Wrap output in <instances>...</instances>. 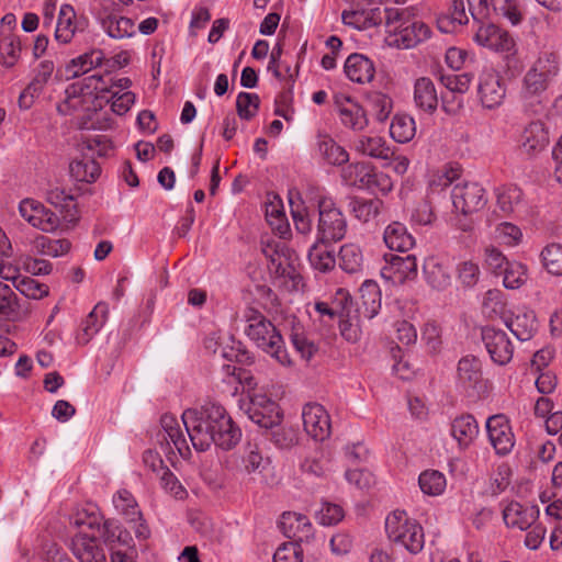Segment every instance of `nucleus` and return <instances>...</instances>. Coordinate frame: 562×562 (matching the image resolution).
Masks as SVG:
<instances>
[{
    "mask_svg": "<svg viewBox=\"0 0 562 562\" xmlns=\"http://www.w3.org/2000/svg\"><path fill=\"white\" fill-rule=\"evenodd\" d=\"M102 87L97 74L68 85L64 99L57 104V111L63 115L83 113L88 119H92V114L98 115L104 106Z\"/></svg>",
    "mask_w": 562,
    "mask_h": 562,
    "instance_id": "1",
    "label": "nucleus"
},
{
    "mask_svg": "<svg viewBox=\"0 0 562 562\" xmlns=\"http://www.w3.org/2000/svg\"><path fill=\"white\" fill-rule=\"evenodd\" d=\"M226 409L216 403H206L200 409H187L181 419L192 446L198 451H205L214 441L211 435L222 423L226 424Z\"/></svg>",
    "mask_w": 562,
    "mask_h": 562,
    "instance_id": "2",
    "label": "nucleus"
},
{
    "mask_svg": "<svg viewBox=\"0 0 562 562\" xmlns=\"http://www.w3.org/2000/svg\"><path fill=\"white\" fill-rule=\"evenodd\" d=\"M431 36V29L424 21L406 11L390 9L385 21V43L397 49L414 48Z\"/></svg>",
    "mask_w": 562,
    "mask_h": 562,
    "instance_id": "3",
    "label": "nucleus"
},
{
    "mask_svg": "<svg viewBox=\"0 0 562 562\" xmlns=\"http://www.w3.org/2000/svg\"><path fill=\"white\" fill-rule=\"evenodd\" d=\"M252 321L246 328L247 336L265 352L271 355L282 366L291 363L284 349L283 339L276 325L269 318H248Z\"/></svg>",
    "mask_w": 562,
    "mask_h": 562,
    "instance_id": "4",
    "label": "nucleus"
},
{
    "mask_svg": "<svg viewBox=\"0 0 562 562\" xmlns=\"http://www.w3.org/2000/svg\"><path fill=\"white\" fill-rule=\"evenodd\" d=\"M347 233V221L341 210L330 196L323 195L318 200L317 235L321 241H338Z\"/></svg>",
    "mask_w": 562,
    "mask_h": 562,
    "instance_id": "5",
    "label": "nucleus"
},
{
    "mask_svg": "<svg viewBox=\"0 0 562 562\" xmlns=\"http://www.w3.org/2000/svg\"><path fill=\"white\" fill-rule=\"evenodd\" d=\"M473 41L481 47L514 59L518 53L517 38L508 31L495 24H482L475 32Z\"/></svg>",
    "mask_w": 562,
    "mask_h": 562,
    "instance_id": "6",
    "label": "nucleus"
},
{
    "mask_svg": "<svg viewBox=\"0 0 562 562\" xmlns=\"http://www.w3.org/2000/svg\"><path fill=\"white\" fill-rule=\"evenodd\" d=\"M262 254L268 260L271 274L277 278H289L295 281L300 277L296 271L297 257L284 241L268 240L262 245Z\"/></svg>",
    "mask_w": 562,
    "mask_h": 562,
    "instance_id": "7",
    "label": "nucleus"
},
{
    "mask_svg": "<svg viewBox=\"0 0 562 562\" xmlns=\"http://www.w3.org/2000/svg\"><path fill=\"white\" fill-rule=\"evenodd\" d=\"M457 383L469 397L477 398L487 392V381L483 379L479 358L468 355L461 358L457 368Z\"/></svg>",
    "mask_w": 562,
    "mask_h": 562,
    "instance_id": "8",
    "label": "nucleus"
},
{
    "mask_svg": "<svg viewBox=\"0 0 562 562\" xmlns=\"http://www.w3.org/2000/svg\"><path fill=\"white\" fill-rule=\"evenodd\" d=\"M469 10L474 20L502 16L512 25L521 22V13L516 5V0H468Z\"/></svg>",
    "mask_w": 562,
    "mask_h": 562,
    "instance_id": "9",
    "label": "nucleus"
},
{
    "mask_svg": "<svg viewBox=\"0 0 562 562\" xmlns=\"http://www.w3.org/2000/svg\"><path fill=\"white\" fill-rule=\"evenodd\" d=\"M453 209L463 214H472L482 210L486 203L485 189L477 182H457L451 191Z\"/></svg>",
    "mask_w": 562,
    "mask_h": 562,
    "instance_id": "10",
    "label": "nucleus"
},
{
    "mask_svg": "<svg viewBox=\"0 0 562 562\" xmlns=\"http://www.w3.org/2000/svg\"><path fill=\"white\" fill-rule=\"evenodd\" d=\"M246 413L251 422L265 429H272L281 424L282 413L277 402L262 393L249 396Z\"/></svg>",
    "mask_w": 562,
    "mask_h": 562,
    "instance_id": "11",
    "label": "nucleus"
},
{
    "mask_svg": "<svg viewBox=\"0 0 562 562\" xmlns=\"http://www.w3.org/2000/svg\"><path fill=\"white\" fill-rule=\"evenodd\" d=\"M334 106L344 127L352 132H362L368 127L367 111L356 99L344 93H337L334 97Z\"/></svg>",
    "mask_w": 562,
    "mask_h": 562,
    "instance_id": "12",
    "label": "nucleus"
},
{
    "mask_svg": "<svg viewBox=\"0 0 562 562\" xmlns=\"http://www.w3.org/2000/svg\"><path fill=\"white\" fill-rule=\"evenodd\" d=\"M19 213L31 226L45 233L55 232L60 224L57 214L32 198H25L19 203Z\"/></svg>",
    "mask_w": 562,
    "mask_h": 562,
    "instance_id": "13",
    "label": "nucleus"
},
{
    "mask_svg": "<svg viewBox=\"0 0 562 562\" xmlns=\"http://www.w3.org/2000/svg\"><path fill=\"white\" fill-rule=\"evenodd\" d=\"M477 95L485 109L498 108L506 97V87L498 71L484 68L477 81Z\"/></svg>",
    "mask_w": 562,
    "mask_h": 562,
    "instance_id": "14",
    "label": "nucleus"
},
{
    "mask_svg": "<svg viewBox=\"0 0 562 562\" xmlns=\"http://www.w3.org/2000/svg\"><path fill=\"white\" fill-rule=\"evenodd\" d=\"M303 426L306 434L316 441H324L331 432L328 412L318 403H307L302 411Z\"/></svg>",
    "mask_w": 562,
    "mask_h": 562,
    "instance_id": "15",
    "label": "nucleus"
},
{
    "mask_svg": "<svg viewBox=\"0 0 562 562\" xmlns=\"http://www.w3.org/2000/svg\"><path fill=\"white\" fill-rule=\"evenodd\" d=\"M481 337L494 363L505 366L512 360L514 347L504 330L485 326L482 328Z\"/></svg>",
    "mask_w": 562,
    "mask_h": 562,
    "instance_id": "16",
    "label": "nucleus"
},
{
    "mask_svg": "<svg viewBox=\"0 0 562 562\" xmlns=\"http://www.w3.org/2000/svg\"><path fill=\"white\" fill-rule=\"evenodd\" d=\"M497 210L505 217L519 218L528 213V204L521 189L515 184H504L495 189Z\"/></svg>",
    "mask_w": 562,
    "mask_h": 562,
    "instance_id": "17",
    "label": "nucleus"
},
{
    "mask_svg": "<svg viewBox=\"0 0 562 562\" xmlns=\"http://www.w3.org/2000/svg\"><path fill=\"white\" fill-rule=\"evenodd\" d=\"M97 21L101 30L113 40L131 38L137 32L133 19L110 12L106 8L98 12Z\"/></svg>",
    "mask_w": 562,
    "mask_h": 562,
    "instance_id": "18",
    "label": "nucleus"
},
{
    "mask_svg": "<svg viewBox=\"0 0 562 562\" xmlns=\"http://www.w3.org/2000/svg\"><path fill=\"white\" fill-rule=\"evenodd\" d=\"M70 550L80 562H108L95 532L79 530L70 541Z\"/></svg>",
    "mask_w": 562,
    "mask_h": 562,
    "instance_id": "19",
    "label": "nucleus"
},
{
    "mask_svg": "<svg viewBox=\"0 0 562 562\" xmlns=\"http://www.w3.org/2000/svg\"><path fill=\"white\" fill-rule=\"evenodd\" d=\"M390 9H384L379 4L369 3L366 7L357 8L351 11L342 12V22L346 25L352 26L357 30H367L376 26L386 21V15Z\"/></svg>",
    "mask_w": 562,
    "mask_h": 562,
    "instance_id": "20",
    "label": "nucleus"
},
{
    "mask_svg": "<svg viewBox=\"0 0 562 562\" xmlns=\"http://www.w3.org/2000/svg\"><path fill=\"white\" fill-rule=\"evenodd\" d=\"M486 430L491 445L498 454L509 453L514 447V435L504 415H494L486 420Z\"/></svg>",
    "mask_w": 562,
    "mask_h": 562,
    "instance_id": "21",
    "label": "nucleus"
},
{
    "mask_svg": "<svg viewBox=\"0 0 562 562\" xmlns=\"http://www.w3.org/2000/svg\"><path fill=\"white\" fill-rule=\"evenodd\" d=\"M381 277L392 283H403L412 279L417 273V260L413 255L395 256L392 255L381 269Z\"/></svg>",
    "mask_w": 562,
    "mask_h": 562,
    "instance_id": "22",
    "label": "nucleus"
},
{
    "mask_svg": "<svg viewBox=\"0 0 562 562\" xmlns=\"http://www.w3.org/2000/svg\"><path fill=\"white\" fill-rule=\"evenodd\" d=\"M413 102L423 113L434 114L438 108V93L429 77H418L413 82Z\"/></svg>",
    "mask_w": 562,
    "mask_h": 562,
    "instance_id": "23",
    "label": "nucleus"
},
{
    "mask_svg": "<svg viewBox=\"0 0 562 562\" xmlns=\"http://www.w3.org/2000/svg\"><path fill=\"white\" fill-rule=\"evenodd\" d=\"M539 518L538 506H524L518 502H510L503 510V519L507 527L527 530Z\"/></svg>",
    "mask_w": 562,
    "mask_h": 562,
    "instance_id": "24",
    "label": "nucleus"
},
{
    "mask_svg": "<svg viewBox=\"0 0 562 562\" xmlns=\"http://www.w3.org/2000/svg\"><path fill=\"white\" fill-rule=\"evenodd\" d=\"M382 306L381 290L373 280H366L360 288V299L356 303L355 316H378Z\"/></svg>",
    "mask_w": 562,
    "mask_h": 562,
    "instance_id": "25",
    "label": "nucleus"
},
{
    "mask_svg": "<svg viewBox=\"0 0 562 562\" xmlns=\"http://www.w3.org/2000/svg\"><path fill=\"white\" fill-rule=\"evenodd\" d=\"M160 424L162 428V431L158 434L160 445L162 446L164 441L167 446L172 442L181 457L189 456L190 448L178 419L171 414H165L161 416Z\"/></svg>",
    "mask_w": 562,
    "mask_h": 562,
    "instance_id": "26",
    "label": "nucleus"
},
{
    "mask_svg": "<svg viewBox=\"0 0 562 562\" xmlns=\"http://www.w3.org/2000/svg\"><path fill=\"white\" fill-rule=\"evenodd\" d=\"M344 70L349 80L360 85L370 82L374 78L373 61L363 54H351L345 61Z\"/></svg>",
    "mask_w": 562,
    "mask_h": 562,
    "instance_id": "27",
    "label": "nucleus"
},
{
    "mask_svg": "<svg viewBox=\"0 0 562 562\" xmlns=\"http://www.w3.org/2000/svg\"><path fill=\"white\" fill-rule=\"evenodd\" d=\"M450 434L460 449H467L479 435V424L473 415L462 414L452 419Z\"/></svg>",
    "mask_w": 562,
    "mask_h": 562,
    "instance_id": "28",
    "label": "nucleus"
},
{
    "mask_svg": "<svg viewBox=\"0 0 562 562\" xmlns=\"http://www.w3.org/2000/svg\"><path fill=\"white\" fill-rule=\"evenodd\" d=\"M78 30L77 14L72 5L61 4L58 11L54 38L58 44H69Z\"/></svg>",
    "mask_w": 562,
    "mask_h": 562,
    "instance_id": "29",
    "label": "nucleus"
},
{
    "mask_svg": "<svg viewBox=\"0 0 562 562\" xmlns=\"http://www.w3.org/2000/svg\"><path fill=\"white\" fill-rule=\"evenodd\" d=\"M383 239L387 248L400 252L408 251L415 245V238L400 222H393L385 227Z\"/></svg>",
    "mask_w": 562,
    "mask_h": 562,
    "instance_id": "30",
    "label": "nucleus"
},
{
    "mask_svg": "<svg viewBox=\"0 0 562 562\" xmlns=\"http://www.w3.org/2000/svg\"><path fill=\"white\" fill-rule=\"evenodd\" d=\"M469 22L463 0H451L448 12L437 18L438 30L442 33H453Z\"/></svg>",
    "mask_w": 562,
    "mask_h": 562,
    "instance_id": "31",
    "label": "nucleus"
},
{
    "mask_svg": "<svg viewBox=\"0 0 562 562\" xmlns=\"http://www.w3.org/2000/svg\"><path fill=\"white\" fill-rule=\"evenodd\" d=\"M279 527L285 537L301 541L308 536L312 525L305 515L288 512L282 514Z\"/></svg>",
    "mask_w": 562,
    "mask_h": 562,
    "instance_id": "32",
    "label": "nucleus"
},
{
    "mask_svg": "<svg viewBox=\"0 0 562 562\" xmlns=\"http://www.w3.org/2000/svg\"><path fill=\"white\" fill-rule=\"evenodd\" d=\"M424 273L427 283L438 290L446 289L451 283V273L448 265L438 258H428L424 263Z\"/></svg>",
    "mask_w": 562,
    "mask_h": 562,
    "instance_id": "33",
    "label": "nucleus"
},
{
    "mask_svg": "<svg viewBox=\"0 0 562 562\" xmlns=\"http://www.w3.org/2000/svg\"><path fill=\"white\" fill-rule=\"evenodd\" d=\"M104 54L100 49H91L76 58H72L66 66V72L72 77H79L102 65Z\"/></svg>",
    "mask_w": 562,
    "mask_h": 562,
    "instance_id": "34",
    "label": "nucleus"
},
{
    "mask_svg": "<svg viewBox=\"0 0 562 562\" xmlns=\"http://www.w3.org/2000/svg\"><path fill=\"white\" fill-rule=\"evenodd\" d=\"M460 176V169L452 166L432 171L428 179V196L440 194L450 186H454L459 181Z\"/></svg>",
    "mask_w": 562,
    "mask_h": 562,
    "instance_id": "35",
    "label": "nucleus"
},
{
    "mask_svg": "<svg viewBox=\"0 0 562 562\" xmlns=\"http://www.w3.org/2000/svg\"><path fill=\"white\" fill-rule=\"evenodd\" d=\"M355 148L359 154L375 159L389 160L392 156L385 139L380 136H361L357 139Z\"/></svg>",
    "mask_w": 562,
    "mask_h": 562,
    "instance_id": "36",
    "label": "nucleus"
},
{
    "mask_svg": "<svg viewBox=\"0 0 562 562\" xmlns=\"http://www.w3.org/2000/svg\"><path fill=\"white\" fill-rule=\"evenodd\" d=\"M325 243L317 239L311 246L307 255L311 267L319 272L330 271L336 263L334 250L329 249Z\"/></svg>",
    "mask_w": 562,
    "mask_h": 562,
    "instance_id": "37",
    "label": "nucleus"
},
{
    "mask_svg": "<svg viewBox=\"0 0 562 562\" xmlns=\"http://www.w3.org/2000/svg\"><path fill=\"white\" fill-rule=\"evenodd\" d=\"M417 521L407 517L403 510H395L391 513L385 519V531L389 539L395 543H400L407 532L411 530V525Z\"/></svg>",
    "mask_w": 562,
    "mask_h": 562,
    "instance_id": "38",
    "label": "nucleus"
},
{
    "mask_svg": "<svg viewBox=\"0 0 562 562\" xmlns=\"http://www.w3.org/2000/svg\"><path fill=\"white\" fill-rule=\"evenodd\" d=\"M69 172L76 181L92 183L99 178L101 168L94 159L83 156L70 162Z\"/></svg>",
    "mask_w": 562,
    "mask_h": 562,
    "instance_id": "39",
    "label": "nucleus"
},
{
    "mask_svg": "<svg viewBox=\"0 0 562 562\" xmlns=\"http://www.w3.org/2000/svg\"><path fill=\"white\" fill-rule=\"evenodd\" d=\"M390 135L400 144L411 142L416 135L415 119L406 113L395 114L390 125Z\"/></svg>",
    "mask_w": 562,
    "mask_h": 562,
    "instance_id": "40",
    "label": "nucleus"
},
{
    "mask_svg": "<svg viewBox=\"0 0 562 562\" xmlns=\"http://www.w3.org/2000/svg\"><path fill=\"white\" fill-rule=\"evenodd\" d=\"M266 218L271 228L280 236L285 237L290 232V225L286 220L285 211L282 201L273 196L266 204Z\"/></svg>",
    "mask_w": 562,
    "mask_h": 562,
    "instance_id": "41",
    "label": "nucleus"
},
{
    "mask_svg": "<svg viewBox=\"0 0 562 562\" xmlns=\"http://www.w3.org/2000/svg\"><path fill=\"white\" fill-rule=\"evenodd\" d=\"M339 267L347 273H358L363 268V252L356 243H346L339 250Z\"/></svg>",
    "mask_w": 562,
    "mask_h": 562,
    "instance_id": "42",
    "label": "nucleus"
},
{
    "mask_svg": "<svg viewBox=\"0 0 562 562\" xmlns=\"http://www.w3.org/2000/svg\"><path fill=\"white\" fill-rule=\"evenodd\" d=\"M318 151L322 157L334 166H340L349 160L347 150L336 143L330 136H319L317 140Z\"/></svg>",
    "mask_w": 562,
    "mask_h": 562,
    "instance_id": "43",
    "label": "nucleus"
},
{
    "mask_svg": "<svg viewBox=\"0 0 562 562\" xmlns=\"http://www.w3.org/2000/svg\"><path fill=\"white\" fill-rule=\"evenodd\" d=\"M211 436L214 437V441L212 443H215L224 450H229L239 442L241 438V431L227 414L226 424L222 426L221 423Z\"/></svg>",
    "mask_w": 562,
    "mask_h": 562,
    "instance_id": "44",
    "label": "nucleus"
},
{
    "mask_svg": "<svg viewBox=\"0 0 562 562\" xmlns=\"http://www.w3.org/2000/svg\"><path fill=\"white\" fill-rule=\"evenodd\" d=\"M22 43L18 35L8 34L0 38V65L5 68L14 67L20 60Z\"/></svg>",
    "mask_w": 562,
    "mask_h": 562,
    "instance_id": "45",
    "label": "nucleus"
},
{
    "mask_svg": "<svg viewBox=\"0 0 562 562\" xmlns=\"http://www.w3.org/2000/svg\"><path fill=\"white\" fill-rule=\"evenodd\" d=\"M70 243L67 239H52L46 236H38L33 241V249L37 255L58 258L70 250Z\"/></svg>",
    "mask_w": 562,
    "mask_h": 562,
    "instance_id": "46",
    "label": "nucleus"
},
{
    "mask_svg": "<svg viewBox=\"0 0 562 562\" xmlns=\"http://www.w3.org/2000/svg\"><path fill=\"white\" fill-rule=\"evenodd\" d=\"M12 281L14 288L25 297L33 300H41L48 294V286L34 280L31 277H21L20 268L18 267V274L14 279H5Z\"/></svg>",
    "mask_w": 562,
    "mask_h": 562,
    "instance_id": "47",
    "label": "nucleus"
},
{
    "mask_svg": "<svg viewBox=\"0 0 562 562\" xmlns=\"http://www.w3.org/2000/svg\"><path fill=\"white\" fill-rule=\"evenodd\" d=\"M214 352H220L224 359L240 364H251L254 362V357L245 346L232 337L227 344L221 342L218 348L214 349Z\"/></svg>",
    "mask_w": 562,
    "mask_h": 562,
    "instance_id": "48",
    "label": "nucleus"
},
{
    "mask_svg": "<svg viewBox=\"0 0 562 562\" xmlns=\"http://www.w3.org/2000/svg\"><path fill=\"white\" fill-rule=\"evenodd\" d=\"M493 238L501 245L516 247L522 241L524 234L518 225L504 221L495 225Z\"/></svg>",
    "mask_w": 562,
    "mask_h": 562,
    "instance_id": "49",
    "label": "nucleus"
},
{
    "mask_svg": "<svg viewBox=\"0 0 562 562\" xmlns=\"http://www.w3.org/2000/svg\"><path fill=\"white\" fill-rule=\"evenodd\" d=\"M349 205L357 220L368 223L380 214L383 203L379 199L366 200L355 198L350 201Z\"/></svg>",
    "mask_w": 562,
    "mask_h": 562,
    "instance_id": "50",
    "label": "nucleus"
},
{
    "mask_svg": "<svg viewBox=\"0 0 562 562\" xmlns=\"http://www.w3.org/2000/svg\"><path fill=\"white\" fill-rule=\"evenodd\" d=\"M418 484L424 494L438 496L445 492L447 481L443 473L437 470H426L419 474Z\"/></svg>",
    "mask_w": 562,
    "mask_h": 562,
    "instance_id": "51",
    "label": "nucleus"
},
{
    "mask_svg": "<svg viewBox=\"0 0 562 562\" xmlns=\"http://www.w3.org/2000/svg\"><path fill=\"white\" fill-rule=\"evenodd\" d=\"M547 144L548 135L540 124L532 123L525 130L522 148L527 154H537L542 150Z\"/></svg>",
    "mask_w": 562,
    "mask_h": 562,
    "instance_id": "52",
    "label": "nucleus"
},
{
    "mask_svg": "<svg viewBox=\"0 0 562 562\" xmlns=\"http://www.w3.org/2000/svg\"><path fill=\"white\" fill-rule=\"evenodd\" d=\"M115 508L126 518L128 522L142 520V513L131 492L119 491L113 499Z\"/></svg>",
    "mask_w": 562,
    "mask_h": 562,
    "instance_id": "53",
    "label": "nucleus"
},
{
    "mask_svg": "<svg viewBox=\"0 0 562 562\" xmlns=\"http://www.w3.org/2000/svg\"><path fill=\"white\" fill-rule=\"evenodd\" d=\"M509 311L505 295L501 290H488L482 300V313L485 316H504Z\"/></svg>",
    "mask_w": 562,
    "mask_h": 562,
    "instance_id": "54",
    "label": "nucleus"
},
{
    "mask_svg": "<svg viewBox=\"0 0 562 562\" xmlns=\"http://www.w3.org/2000/svg\"><path fill=\"white\" fill-rule=\"evenodd\" d=\"M55 65L52 60H43L38 64L34 78L29 83L30 91L42 94L45 88L53 83L55 80L54 76Z\"/></svg>",
    "mask_w": 562,
    "mask_h": 562,
    "instance_id": "55",
    "label": "nucleus"
},
{
    "mask_svg": "<svg viewBox=\"0 0 562 562\" xmlns=\"http://www.w3.org/2000/svg\"><path fill=\"white\" fill-rule=\"evenodd\" d=\"M503 284L506 289H519L528 279L527 267L517 261L506 265L503 272Z\"/></svg>",
    "mask_w": 562,
    "mask_h": 562,
    "instance_id": "56",
    "label": "nucleus"
},
{
    "mask_svg": "<svg viewBox=\"0 0 562 562\" xmlns=\"http://www.w3.org/2000/svg\"><path fill=\"white\" fill-rule=\"evenodd\" d=\"M372 171L368 165L356 162L344 169L342 177L348 184L366 189Z\"/></svg>",
    "mask_w": 562,
    "mask_h": 562,
    "instance_id": "57",
    "label": "nucleus"
},
{
    "mask_svg": "<svg viewBox=\"0 0 562 562\" xmlns=\"http://www.w3.org/2000/svg\"><path fill=\"white\" fill-rule=\"evenodd\" d=\"M330 316H355V303L350 293L338 289L330 300Z\"/></svg>",
    "mask_w": 562,
    "mask_h": 562,
    "instance_id": "58",
    "label": "nucleus"
},
{
    "mask_svg": "<svg viewBox=\"0 0 562 562\" xmlns=\"http://www.w3.org/2000/svg\"><path fill=\"white\" fill-rule=\"evenodd\" d=\"M541 259L547 271L554 276H562V245L549 244L541 251Z\"/></svg>",
    "mask_w": 562,
    "mask_h": 562,
    "instance_id": "59",
    "label": "nucleus"
},
{
    "mask_svg": "<svg viewBox=\"0 0 562 562\" xmlns=\"http://www.w3.org/2000/svg\"><path fill=\"white\" fill-rule=\"evenodd\" d=\"M97 79L102 82V98L104 102H109L110 92H132L130 90L132 80L127 77L114 78L110 74H97Z\"/></svg>",
    "mask_w": 562,
    "mask_h": 562,
    "instance_id": "60",
    "label": "nucleus"
},
{
    "mask_svg": "<svg viewBox=\"0 0 562 562\" xmlns=\"http://www.w3.org/2000/svg\"><path fill=\"white\" fill-rule=\"evenodd\" d=\"M548 78L539 72L535 66H532L524 78V94L526 98H531L541 94L548 85Z\"/></svg>",
    "mask_w": 562,
    "mask_h": 562,
    "instance_id": "61",
    "label": "nucleus"
},
{
    "mask_svg": "<svg viewBox=\"0 0 562 562\" xmlns=\"http://www.w3.org/2000/svg\"><path fill=\"white\" fill-rule=\"evenodd\" d=\"M371 112L380 122H384L391 114L393 109L392 99L382 92H372L368 97Z\"/></svg>",
    "mask_w": 562,
    "mask_h": 562,
    "instance_id": "62",
    "label": "nucleus"
},
{
    "mask_svg": "<svg viewBox=\"0 0 562 562\" xmlns=\"http://www.w3.org/2000/svg\"><path fill=\"white\" fill-rule=\"evenodd\" d=\"M136 94L134 92H110L109 102L111 112L117 116L125 115L136 102Z\"/></svg>",
    "mask_w": 562,
    "mask_h": 562,
    "instance_id": "63",
    "label": "nucleus"
},
{
    "mask_svg": "<svg viewBox=\"0 0 562 562\" xmlns=\"http://www.w3.org/2000/svg\"><path fill=\"white\" fill-rule=\"evenodd\" d=\"M237 113L241 120L255 117L259 109V97L256 93L240 92L236 99Z\"/></svg>",
    "mask_w": 562,
    "mask_h": 562,
    "instance_id": "64",
    "label": "nucleus"
}]
</instances>
